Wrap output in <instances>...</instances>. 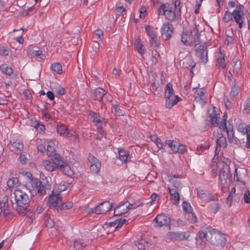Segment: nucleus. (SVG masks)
<instances>
[{"label":"nucleus","mask_w":250,"mask_h":250,"mask_svg":"<svg viewBox=\"0 0 250 250\" xmlns=\"http://www.w3.org/2000/svg\"><path fill=\"white\" fill-rule=\"evenodd\" d=\"M13 195L15 203H14L13 201L11 200L13 208H16L19 214L25 215L29 213L27 216L32 217L33 213L32 211L30 212V209L28 208L29 204L31 201V198L21 189L15 190Z\"/></svg>","instance_id":"obj_1"},{"label":"nucleus","mask_w":250,"mask_h":250,"mask_svg":"<svg viewBox=\"0 0 250 250\" xmlns=\"http://www.w3.org/2000/svg\"><path fill=\"white\" fill-rule=\"evenodd\" d=\"M179 0H176L174 2V9L170 6L169 3L161 4L158 10V14H163L165 18L171 22H177L181 19V6Z\"/></svg>","instance_id":"obj_2"},{"label":"nucleus","mask_w":250,"mask_h":250,"mask_svg":"<svg viewBox=\"0 0 250 250\" xmlns=\"http://www.w3.org/2000/svg\"><path fill=\"white\" fill-rule=\"evenodd\" d=\"M200 34L197 25L194 24L189 34L183 33L181 36V42L186 45H192L193 44H198L200 43Z\"/></svg>","instance_id":"obj_3"},{"label":"nucleus","mask_w":250,"mask_h":250,"mask_svg":"<svg viewBox=\"0 0 250 250\" xmlns=\"http://www.w3.org/2000/svg\"><path fill=\"white\" fill-rule=\"evenodd\" d=\"M209 233L210 236L209 242L210 244L221 249L225 246L227 239L225 234L214 229H209Z\"/></svg>","instance_id":"obj_4"},{"label":"nucleus","mask_w":250,"mask_h":250,"mask_svg":"<svg viewBox=\"0 0 250 250\" xmlns=\"http://www.w3.org/2000/svg\"><path fill=\"white\" fill-rule=\"evenodd\" d=\"M219 179L220 184L223 186L229 185L231 181L232 174L230 171L229 167L224 162L222 167L219 171Z\"/></svg>","instance_id":"obj_5"},{"label":"nucleus","mask_w":250,"mask_h":250,"mask_svg":"<svg viewBox=\"0 0 250 250\" xmlns=\"http://www.w3.org/2000/svg\"><path fill=\"white\" fill-rule=\"evenodd\" d=\"M145 30L149 37L150 43L156 47L160 45V41L157 38V33L154 28L149 25L146 26Z\"/></svg>","instance_id":"obj_6"},{"label":"nucleus","mask_w":250,"mask_h":250,"mask_svg":"<svg viewBox=\"0 0 250 250\" xmlns=\"http://www.w3.org/2000/svg\"><path fill=\"white\" fill-rule=\"evenodd\" d=\"M174 29L172 24L169 22L164 23L161 28L162 38L165 41L170 40L173 33Z\"/></svg>","instance_id":"obj_7"},{"label":"nucleus","mask_w":250,"mask_h":250,"mask_svg":"<svg viewBox=\"0 0 250 250\" xmlns=\"http://www.w3.org/2000/svg\"><path fill=\"white\" fill-rule=\"evenodd\" d=\"M197 56L200 60L206 63L208 61L207 46L205 44L195 45Z\"/></svg>","instance_id":"obj_8"},{"label":"nucleus","mask_w":250,"mask_h":250,"mask_svg":"<svg viewBox=\"0 0 250 250\" xmlns=\"http://www.w3.org/2000/svg\"><path fill=\"white\" fill-rule=\"evenodd\" d=\"M170 218L165 214H158L154 219L157 227H168L170 224Z\"/></svg>","instance_id":"obj_9"},{"label":"nucleus","mask_w":250,"mask_h":250,"mask_svg":"<svg viewBox=\"0 0 250 250\" xmlns=\"http://www.w3.org/2000/svg\"><path fill=\"white\" fill-rule=\"evenodd\" d=\"M112 207V204L109 201H105L94 208V212L98 214H104L110 210Z\"/></svg>","instance_id":"obj_10"},{"label":"nucleus","mask_w":250,"mask_h":250,"mask_svg":"<svg viewBox=\"0 0 250 250\" xmlns=\"http://www.w3.org/2000/svg\"><path fill=\"white\" fill-rule=\"evenodd\" d=\"M50 188L51 184L44 179H42V181L39 180V183L37 186H34V189H36L38 193L41 195H44L46 193V189H49Z\"/></svg>","instance_id":"obj_11"},{"label":"nucleus","mask_w":250,"mask_h":250,"mask_svg":"<svg viewBox=\"0 0 250 250\" xmlns=\"http://www.w3.org/2000/svg\"><path fill=\"white\" fill-rule=\"evenodd\" d=\"M181 100L178 96H165V106L166 108H170L177 104Z\"/></svg>","instance_id":"obj_12"},{"label":"nucleus","mask_w":250,"mask_h":250,"mask_svg":"<svg viewBox=\"0 0 250 250\" xmlns=\"http://www.w3.org/2000/svg\"><path fill=\"white\" fill-rule=\"evenodd\" d=\"M106 93L107 92L103 88L98 87L95 89L93 93V99L103 103V98Z\"/></svg>","instance_id":"obj_13"},{"label":"nucleus","mask_w":250,"mask_h":250,"mask_svg":"<svg viewBox=\"0 0 250 250\" xmlns=\"http://www.w3.org/2000/svg\"><path fill=\"white\" fill-rule=\"evenodd\" d=\"M49 202L50 206L54 207L57 210H58V207L60 204L62 202V199L60 194L57 193L56 194H52L49 197Z\"/></svg>","instance_id":"obj_14"},{"label":"nucleus","mask_w":250,"mask_h":250,"mask_svg":"<svg viewBox=\"0 0 250 250\" xmlns=\"http://www.w3.org/2000/svg\"><path fill=\"white\" fill-rule=\"evenodd\" d=\"M88 115L91 117L92 122L98 128H102V124L101 117L99 113L93 112L91 110L88 111Z\"/></svg>","instance_id":"obj_15"},{"label":"nucleus","mask_w":250,"mask_h":250,"mask_svg":"<svg viewBox=\"0 0 250 250\" xmlns=\"http://www.w3.org/2000/svg\"><path fill=\"white\" fill-rule=\"evenodd\" d=\"M170 199L173 204L177 205L179 203L180 196L177 189L168 188Z\"/></svg>","instance_id":"obj_16"},{"label":"nucleus","mask_w":250,"mask_h":250,"mask_svg":"<svg viewBox=\"0 0 250 250\" xmlns=\"http://www.w3.org/2000/svg\"><path fill=\"white\" fill-rule=\"evenodd\" d=\"M197 194L200 199L204 201L209 202L214 200L211 194L207 191L200 190L198 191Z\"/></svg>","instance_id":"obj_17"},{"label":"nucleus","mask_w":250,"mask_h":250,"mask_svg":"<svg viewBox=\"0 0 250 250\" xmlns=\"http://www.w3.org/2000/svg\"><path fill=\"white\" fill-rule=\"evenodd\" d=\"M129 210V208H127L126 205L124 203L119 205L114 209V214L115 216H120L122 214L126 213Z\"/></svg>","instance_id":"obj_18"},{"label":"nucleus","mask_w":250,"mask_h":250,"mask_svg":"<svg viewBox=\"0 0 250 250\" xmlns=\"http://www.w3.org/2000/svg\"><path fill=\"white\" fill-rule=\"evenodd\" d=\"M59 169L65 174L68 176H71L74 174L71 167L66 163L60 166Z\"/></svg>","instance_id":"obj_19"},{"label":"nucleus","mask_w":250,"mask_h":250,"mask_svg":"<svg viewBox=\"0 0 250 250\" xmlns=\"http://www.w3.org/2000/svg\"><path fill=\"white\" fill-rule=\"evenodd\" d=\"M134 46L137 52L141 55L145 53L146 49L144 45L140 42V39L138 37L136 38L135 39Z\"/></svg>","instance_id":"obj_20"},{"label":"nucleus","mask_w":250,"mask_h":250,"mask_svg":"<svg viewBox=\"0 0 250 250\" xmlns=\"http://www.w3.org/2000/svg\"><path fill=\"white\" fill-rule=\"evenodd\" d=\"M219 137L216 140V150L218 149V147H223V148H225L227 146V141L226 138L223 136L222 133H218Z\"/></svg>","instance_id":"obj_21"},{"label":"nucleus","mask_w":250,"mask_h":250,"mask_svg":"<svg viewBox=\"0 0 250 250\" xmlns=\"http://www.w3.org/2000/svg\"><path fill=\"white\" fill-rule=\"evenodd\" d=\"M25 176L27 178L29 183L31 184L33 188L34 189V186H37L39 183V180L37 178H33L32 174L30 172H26Z\"/></svg>","instance_id":"obj_22"},{"label":"nucleus","mask_w":250,"mask_h":250,"mask_svg":"<svg viewBox=\"0 0 250 250\" xmlns=\"http://www.w3.org/2000/svg\"><path fill=\"white\" fill-rule=\"evenodd\" d=\"M232 14L235 21L239 25V28H241L243 22L241 13H240L239 11H233Z\"/></svg>","instance_id":"obj_23"},{"label":"nucleus","mask_w":250,"mask_h":250,"mask_svg":"<svg viewBox=\"0 0 250 250\" xmlns=\"http://www.w3.org/2000/svg\"><path fill=\"white\" fill-rule=\"evenodd\" d=\"M51 157H52L51 159L53 164H54L55 166L58 167V169L60 168V165L64 164L65 162L62 160V158L59 154H55L54 155Z\"/></svg>","instance_id":"obj_24"},{"label":"nucleus","mask_w":250,"mask_h":250,"mask_svg":"<svg viewBox=\"0 0 250 250\" xmlns=\"http://www.w3.org/2000/svg\"><path fill=\"white\" fill-rule=\"evenodd\" d=\"M42 164L45 169L49 171H53L58 169V167L53 165V163L48 160H43Z\"/></svg>","instance_id":"obj_25"},{"label":"nucleus","mask_w":250,"mask_h":250,"mask_svg":"<svg viewBox=\"0 0 250 250\" xmlns=\"http://www.w3.org/2000/svg\"><path fill=\"white\" fill-rule=\"evenodd\" d=\"M185 218L191 223H195L197 222V218L193 211L185 213Z\"/></svg>","instance_id":"obj_26"},{"label":"nucleus","mask_w":250,"mask_h":250,"mask_svg":"<svg viewBox=\"0 0 250 250\" xmlns=\"http://www.w3.org/2000/svg\"><path fill=\"white\" fill-rule=\"evenodd\" d=\"M68 128L64 125H58L57 126L58 133L64 137H65L66 134L68 133Z\"/></svg>","instance_id":"obj_27"},{"label":"nucleus","mask_w":250,"mask_h":250,"mask_svg":"<svg viewBox=\"0 0 250 250\" xmlns=\"http://www.w3.org/2000/svg\"><path fill=\"white\" fill-rule=\"evenodd\" d=\"M233 72L235 73L237 76L241 75V62L240 61H237L235 62L233 65Z\"/></svg>","instance_id":"obj_28"},{"label":"nucleus","mask_w":250,"mask_h":250,"mask_svg":"<svg viewBox=\"0 0 250 250\" xmlns=\"http://www.w3.org/2000/svg\"><path fill=\"white\" fill-rule=\"evenodd\" d=\"M136 246L138 247L139 250H146L149 248V243L145 240H141L140 241L136 243Z\"/></svg>","instance_id":"obj_29"},{"label":"nucleus","mask_w":250,"mask_h":250,"mask_svg":"<svg viewBox=\"0 0 250 250\" xmlns=\"http://www.w3.org/2000/svg\"><path fill=\"white\" fill-rule=\"evenodd\" d=\"M166 92L165 96H175L174 91L172 88V84L170 83H168L166 86Z\"/></svg>","instance_id":"obj_30"},{"label":"nucleus","mask_w":250,"mask_h":250,"mask_svg":"<svg viewBox=\"0 0 250 250\" xmlns=\"http://www.w3.org/2000/svg\"><path fill=\"white\" fill-rule=\"evenodd\" d=\"M118 153H119V159L125 163L127 160L128 157L129 156L127 153L122 149H118Z\"/></svg>","instance_id":"obj_31"},{"label":"nucleus","mask_w":250,"mask_h":250,"mask_svg":"<svg viewBox=\"0 0 250 250\" xmlns=\"http://www.w3.org/2000/svg\"><path fill=\"white\" fill-rule=\"evenodd\" d=\"M219 113H213V114L210 115V120L212 125L213 126L219 125L218 118H219Z\"/></svg>","instance_id":"obj_32"},{"label":"nucleus","mask_w":250,"mask_h":250,"mask_svg":"<svg viewBox=\"0 0 250 250\" xmlns=\"http://www.w3.org/2000/svg\"><path fill=\"white\" fill-rule=\"evenodd\" d=\"M240 88L238 86H236L235 83L231 88L230 96L233 98H236L240 92Z\"/></svg>","instance_id":"obj_33"},{"label":"nucleus","mask_w":250,"mask_h":250,"mask_svg":"<svg viewBox=\"0 0 250 250\" xmlns=\"http://www.w3.org/2000/svg\"><path fill=\"white\" fill-rule=\"evenodd\" d=\"M0 69L5 74L10 76L13 73V69L7 66L6 64H2L0 66Z\"/></svg>","instance_id":"obj_34"},{"label":"nucleus","mask_w":250,"mask_h":250,"mask_svg":"<svg viewBox=\"0 0 250 250\" xmlns=\"http://www.w3.org/2000/svg\"><path fill=\"white\" fill-rule=\"evenodd\" d=\"M236 191V188L235 187H233L231 188L230 191L229 192V195L227 199L226 203L229 205V207L231 206V203L232 202L233 197Z\"/></svg>","instance_id":"obj_35"},{"label":"nucleus","mask_w":250,"mask_h":250,"mask_svg":"<svg viewBox=\"0 0 250 250\" xmlns=\"http://www.w3.org/2000/svg\"><path fill=\"white\" fill-rule=\"evenodd\" d=\"M86 245L82 240H76L74 242V247L77 250H81Z\"/></svg>","instance_id":"obj_36"},{"label":"nucleus","mask_w":250,"mask_h":250,"mask_svg":"<svg viewBox=\"0 0 250 250\" xmlns=\"http://www.w3.org/2000/svg\"><path fill=\"white\" fill-rule=\"evenodd\" d=\"M72 205H73V203L72 202H66L65 203H62V202H61V204H60V205H59V207H58V210H64V209H68L69 208H72Z\"/></svg>","instance_id":"obj_37"},{"label":"nucleus","mask_w":250,"mask_h":250,"mask_svg":"<svg viewBox=\"0 0 250 250\" xmlns=\"http://www.w3.org/2000/svg\"><path fill=\"white\" fill-rule=\"evenodd\" d=\"M52 70L57 72L58 74H61L62 72V67L59 62H56L53 64L51 66Z\"/></svg>","instance_id":"obj_38"},{"label":"nucleus","mask_w":250,"mask_h":250,"mask_svg":"<svg viewBox=\"0 0 250 250\" xmlns=\"http://www.w3.org/2000/svg\"><path fill=\"white\" fill-rule=\"evenodd\" d=\"M212 229V228H207V230L200 231L199 237L201 238H206L208 241L209 240L210 235L209 233V229Z\"/></svg>","instance_id":"obj_39"},{"label":"nucleus","mask_w":250,"mask_h":250,"mask_svg":"<svg viewBox=\"0 0 250 250\" xmlns=\"http://www.w3.org/2000/svg\"><path fill=\"white\" fill-rule=\"evenodd\" d=\"M216 65L220 69H224L226 67L225 60L224 57H222L221 56L220 58L217 59Z\"/></svg>","instance_id":"obj_40"},{"label":"nucleus","mask_w":250,"mask_h":250,"mask_svg":"<svg viewBox=\"0 0 250 250\" xmlns=\"http://www.w3.org/2000/svg\"><path fill=\"white\" fill-rule=\"evenodd\" d=\"M183 208L185 213L193 211L191 205L187 201H184L182 204Z\"/></svg>","instance_id":"obj_41"},{"label":"nucleus","mask_w":250,"mask_h":250,"mask_svg":"<svg viewBox=\"0 0 250 250\" xmlns=\"http://www.w3.org/2000/svg\"><path fill=\"white\" fill-rule=\"evenodd\" d=\"M244 107L243 110L244 113L249 114L250 113V99L247 98L244 103Z\"/></svg>","instance_id":"obj_42"},{"label":"nucleus","mask_w":250,"mask_h":250,"mask_svg":"<svg viewBox=\"0 0 250 250\" xmlns=\"http://www.w3.org/2000/svg\"><path fill=\"white\" fill-rule=\"evenodd\" d=\"M18 182L19 180L17 178L13 177L7 181V185L9 188H13Z\"/></svg>","instance_id":"obj_43"},{"label":"nucleus","mask_w":250,"mask_h":250,"mask_svg":"<svg viewBox=\"0 0 250 250\" xmlns=\"http://www.w3.org/2000/svg\"><path fill=\"white\" fill-rule=\"evenodd\" d=\"M12 146L17 149V151H21L24 147L23 144L20 141H16L12 144Z\"/></svg>","instance_id":"obj_44"},{"label":"nucleus","mask_w":250,"mask_h":250,"mask_svg":"<svg viewBox=\"0 0 250 250\" xmlns=\"http://www.w3.org/2000/svg\"><path fill=\"white\" fill-rule=\"evenodd\" d=\"M233 18V17L232 13H230L228 11H227L223 18V20L224 22H228L230 21H232Z\"/></svg>","instance_id":"obj_45"},{"label":"nucleus","mask_w":250,"mask_h":250,"mask_svg":"<svg viewBox=\"0 0 250 250\" xmlns=\"http://www.w3.org/2000/svg\"><path fill=\"white\" fill-rule=\"evenodd\" d=\"M227 117V114H225L223 117L221 123L219 125V127L220 129H227L226 122Z\"/></svg>","instance_id":"obj_46"},{"label":"nucleus","mask_w":250,"mask_h":250,"mask_svg":"<svg viewBox=\"0 0 250 250\" xmlns=\"http://www.w3.org/2000/svg\"><path fill=\"white\" fill-rule=\"evenodd\" d=\"M9 49L4 46H0V55L4 56H8L9 54Z\"/></svg>","instance_id":"obj_47"},{"label":"nucleus","mask_w":250,"mask_h":250,"mask_svg":"<svg viewBox=\"0 0 250 250\" xmlns=\"http://www.w3.org/2000/svg\"><path fill=\"white\" fill-rule=\"evenodd\" d=\"M101 163H97L96 165H90V169L94 173H98L101 168Z\"/></svg>","instance_id":"obj_48"},{"label":"nucleus","mask_w":250,"mask_h":250,"mask_svg":"<svg viewBox=\"0 0 250 250\" xmlns=\"http://www.w3.org/2000/svg\"><path fill=\"white\" fill-rule=\"evenodd\" d=\"M125 204L126 205V206H127V208H129V210L135 209L136 208L142 206L143 205V204H131L128 201L125 202Z\"/></svg>","instance_id":"obj_49"},{"label":"nucleus","mask_w":250,"mask_h":250,"mask_svg":"<svg viewBox=\"0 0 250 250\" xmlns=\"http://www.w3.org/2000/svg\"><path fill=\"white\" fill-rule=\"evenodd\" d=\"M8 199L9 198L7 195H5L3 197L2 201L1 202V205H3V208H9L10 204L8 203Z\"/></svg>","instance_id":"obj_50"},{"label":"nucleus","mask_w":250,"mask_h":250,"mask_svg":"<svg viewBox=\"0 0 250 250\" xmlns=\"http://www.w3.org/2000/svg\"><path fill=\"white\" fill-rule=\"evenodd\" d=\"M88 161L90 163V165H96L97 163H100L99 160L90 154H89L88 156Z\"/></svg>","instance_id":"obj_51"},{"label":"nucleus","mask_w":250,"mask_h":250,"mask_svg":"<svg viewBox=\"0 0 250 250\" xmlns=\"http://www.w3.org/2000/svg\"><path fill=\"white\" fill-rule=\"evenodd\" d=\"M206 90L204 88L197 89L195 92V98H201L204 96Z\"/></svg>","instance_id":"obj_52"},{"label":"nucleus","mask_w":250,"mask_h":250,"mask_svg":"<svg viewBox=\"0 0 250 250\" xmlns=\"http://www.w3.org/2000/svg\"><path fill=\"white\" fill-rule=\"evenodd\" d=\"M186 238V232H176V241H180Z\"/></svg>","instance_id":"obj_53"},{"label":"nucleus","mask_w":250,"mask_h":250,"mask_svg":"<svg viewBox=\"0 0 250 250\" xmlns=\"http://www.w3.org/2000/svg\"><path fill=\"white\" fill-rule=\"evenodd\" d=\"M177 153L180 154H184L187 152V149L185 148V146L182 144H179L177 148H176Z\"/></svg>","instance_id":"obj_54"},{"label":"nucleus","mask_w":250,"mask_h":250,"mask_svg":"<svg viewBox=\"0 0 250 250\" xmlns=\"http://www.w3.org/2000/svg\"><path fill=\"white\" fill-rule=\"evenodd\" d=\"M47 152L48 153V155L49 157H51L56 154L55 153V150L54 147L52 146L51 145H48L47 147Z\"/></svg>","instance_id":"obj_55"},{"label":"nucleus","mask_w":250,"mask_h":250,"mask_svg":"<svg viewBox=\"0 0 250 250\" xmlns=\"http://www.w3.org/2000/svg\"><path fill=\"white\" fill-rule=\"evenodd\" d=\"M244 200L245 203H250V191L247 189L244 195Z\"/></svg>","instance_id":"obj_56"},{"label":"nucleus","mask_w":250,"mask_h":250,"mask_svg":"<svg viewBox=\"0 0 250 250\" xmlns=\"http://www.w3.org/2000/svg\"><path fill=\"white\" fill-rule=\"evenodd\" d=\"M19 159L21 163L23 165L26 164L28 161L27 156L24 154H21Z\"/></svg>","instance_id":"obj_57"},{"label":"nucleus","mask_w":250,"mask_h":250,"mask_svg":"<svg viewBox=\"0 0 250 250\" xmlns=\"http://www.w3.org/2000/svg\"><path fill=\"white\" fill-rule=\"evenodd\" d=\"M117 221V225L115 226V228L117 229L122 227L126 222V219L120 218L119 219L116 220Z\"/></svg>","instance_id":"obj_58"},{"label":"nucleus","mask_w":250,"mask_h":250,"mask_svg":"<svg viewBox=\"0 0 250 250\" xmlns=\"http://www.w3.org/2000/svg\"><path fill=\"white\" fill-rule=\"evenodd\" d=\"M228 134V138L229 141H230L234 138V133L232 129H230L229 128V129L227 128V129H225Z\"/></svg>","instance_id":"obj_59"},{"label":"nucleus","mask_w":250,"mask_h":250,"mask_svg":"<svg viewBox=\"0 0 250 250\" xmlns=\"http://www.w3.org/2000/svg\"><path fill=\"white\" fill-rule=\"evenodd\" d=\"M32 54L36 57L41 59H43V57H45V56L42 54V51L41 50L34 51Z\"/></svg>","instance_id":"obj_60"},{"label":"nucleus","mask_w":250,"mask_h":250,"mask_svg":"<svg viewBox=\"0 0 250 250\" xmlns=\"http://www.w3.org/2000/svg\"><path fill=\"white\" fill-rule=\"evenodd\" d=\"M94 35L97 37L99 40H101V37L103 36V32L100 29H97L94 32Z\"/></svg>","instance_id":"obj_61"},{"label":"nucleus","mask_w":250,"mask_h":250,"mask_svg":"<svg viewBox=\"0 0 250 250\" xmlns=\"http://www.w3.org/2000/svg\"><path fill=\"white\" fill-rule=\"evenodd\" d=\"M146 12V8L145 6H142L140 10V17L141 18H145Z\"/></svg>","instance_id":"obj_62"},{"label":"nucleus","mask_w":250,"mask_h":250,"mask_svg":"<svg viewBox=\"0 0 250 250\" xmlns=\"http://www.w3.org/2000/svg\"><path fill=\"white\" fill-rule=\"evenodd\" d=\"M169 181H172V183L173 184V188L177 189V190L178 191V188L180 187V185H181L180 182L178 180L174 181H173L172 178H170L169 179Z\"/></svg>","instance_id":"obj_63"},{"label":"nucleus","mask_w":250,"mask_h":250,"mask_svg":"<svg viewBox=\"0 0 250 250\" xmlns=\"http://www.w3.org/2000/svg\"><path fill=\"white\" fill-rule=\"evenodd\" d=\"M225 105L228 109L231 108L232 107V103L229 101L228 98H225L224 99Z\"/></svg>","instance_id":"obj_64"}]
</instances>
